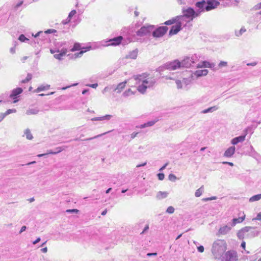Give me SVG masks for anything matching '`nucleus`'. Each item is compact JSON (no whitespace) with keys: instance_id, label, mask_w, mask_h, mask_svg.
Returning a JSON list of instances; mask_svg holds the SVG:
<instances>
[{"instance_id":"1","label":"nucleus","mask_w":261,"mask_h":261,"mask_svg":"<svg viewBox=\"0 0 261 261\" xmlns=\"http://www.w3.org/2000/svg\"><path fill=\"white\" fill-rule=\"evenodd\" d=\"M141 75H134V77L135 80L139 81V84L137 87L138 91L144 94L146 92L147 88L152 87L156 82V79L154 77H148L145 80L141 81Z\"/></svg>"},{"instance_id":"2","label":"nucleus","mask_w":261,"mask_h":261,"mask_svg":"<svg viewBox=\"0 0 261 261\" xmlns=\"http://www.w3.org/2000/svg\"><path fill=\"white\" fill-rule=\"evenodd\" d=\"M154 29V27L153 25H145L142 27L139 30H138L136 34L130 39V42H143L142 38L150 35L152 31Z\"/></svg>"},{"instance_id":"3","label":"nucleus","mask_w":261,"mask_h":261,"mask_svg":"<svg viewBox=\"0 0 261 261\" xmlns=\"http://www.w3.org/2000/svg\"><path fill=\"white\" fill-rule=\"evenodd\" d=\"M258 234V231L255 228L249 226L243 228L237 233V236L240 239H249Z\"/></svg>"},{"instance_id":"4","label":"nucleus","mask_w":261,"mask_h":261,"mask_svg":"<svg viewBox=\"0 0 261 261\" xmlns=\"http://www.w3.org/2000/svg\"><path fill=\"white\" fill-rule=\"evenodd\" d=\"M226 249V246L223 241H217L214 243L212 249V252L215 258L222 257L223 253Z\"/></svg>"},{"instance_id":"5","label":"nucleus","mask_w":261,"mask_h":261,"mask_svg":"<svg viewBox=\"0 0 261 261\" xmlns=\"http://www.w3.org/2000/svg\"><path fill=\"white\" fill-rule=\"evenodd\" d=\"M222 261H237V252L233 250L228 251L221 257Z\"/></svg>"},{"instance_id":"6","label":"nucleus","mask_w":261,"mask_h":261,"mask_svg":"<svg viewBox=\"0 0 261 261\" xmlns=\"http://www.w3.org/2000/svg\"><path fill=\"white\" fill-rule=\"evenodd\" d=\"M197 59L195 55L191 57H186L180 62L181 66L182 67H189L192 63H194Z\"/></svg>"},{"instance_id":"7","label":"nucleus","mask_w":261,"mask_h":261,"mask_svg":"<svg viewBox=\"0 0 261 261\" xmlns=\"http://www.w3.org/2000/svg\"><path fill=\"white\" fill-rule=\"evenodd\" d=\"M91 48V46L86 47L85 48H82L81 44L79 43H75L73 48L71 49V51H74L76 50H79L81 49V50L79 53H77L75 54L76 57H81L84 53L90 50Z\"/></svg>"},{"instance_id":"8","label":"nucleus","mask_w":261,"mask_h":261,"mask_svg":"<svg viewBox=\"0 0 261 261\" xmlns=\"http://www.w3.org/2000/svg\"><path fill=\"white\" fill-rule=\"evenodd\" d=\"M182 13L190 21L192 20L194 18L198 16V13L196 12L195 10L191 7L186 9H182Z\"/></svg>"},{"instance_id":"9","label":"nucleus","mask_w":261,"mask_h":261,"mask_svg":"<svg viewBox=\"0 0 261 261\" xmlns=\"http://www.w3.org/2000/svg\"><path fill=\"white\" fill-rule=\"evenodd\" d=\"M23 92V89L20 87H18L12 90L10 95V98L13 100L14 103H16L19 101V95Z\"/></svg>"},{"instance_id":"10","label":"nucleus","mask_w":261,"mask_h":261,"mask_svg":"<svg viewBox=\"0 0 261 261\" xmlns=\"http://www.w3.org/2000/svg\"><path fill=\"white\" fill-rule=\"evenodd\" d=\"M168 28L166 26L160 27L155 30L152 31L153 37L155 38L161 37L167 32Z\"/></svg>"},{"instance_id":"11","label":"nucleus","mask_w":261,"mask_h":261,"mask_svg":"<svg viewBox=\"0 0 261 261\" xmlns=\"http://www.w3.org/2000/svg\"><path fill=\"white\" fill-rule=\"evenodd\" d=\"M165 67L167 69L174 70L180 68L181 66L180 62L177 60H176L173 62L167 63L165 65Z\"/></svg>"},{"instance_id":"12","label":"nucleus","mask_w":261,"mask_h":261,"mask_svg":"<svg viewBox=\"0 0 261 261\" xmlns=\"http://www.w3.org/2000/svg\"><path fill=\"white\" fill-rule=\"evenodd\" d=\"M206 4L205 11H208L216 8L220 4V3L216 0H208Z\"/></svg>"},{"instance_id":"13","label":"nucleus","mask_w":261,"mask_h":261,"mask_svg":"<svg viewBox=\"0 0 261 261\" xmlns=\"http://www.w3.org/2000/svg\"><path fill=\"white\" fill-rule=\"evenodd\" d=\"M123 39V37L121 36L114 37L109 40L108 42H110L108 45L116 46L120 44Z\"/></svg>"},{"instance_id":"14","label":"nucleus","mask_w":261,"mask_h":261,"mask_svg":"<svg viewBox=\"0 0 261 261\" xmlns=\"http://www.w3.org/2000/svg\"><path fill=\"white\" fill-rule=\"evenodd\" d=\"M207 73L208 70L207 69L198 70L191 74V78L193 79L194 76L199 77L202 76H205Z\"/></svg>"},{"instance_id":"15","label":"nucleus","mask_w":261,"mask_h":261,"mask_svg":"<svg viewBox=\"0 0 261 261\" xmlns=\"http://www.w3.org/2000/svg\"><path fill=\"white\" fill-rule=\"evenodd\" d=\"M257 116L256 118L252 121L253 124L251 126L248 127L246 129V131L254 130L258 124L261 123V115H257Z\"/></svg>"},{"instance_id":"16","label":"nucleus","mask_w":261,"mask_h":261,"mask_svg":"<svg viewBox=\"0 0 261 261\" xmlns=\"http://www.w3.org/2000/svg\"><path fill=\"white\" fill-rule=\"evenodd\" d=\"M111 116L112 115H104L101 117H94L91 118L90 120L92 121L99 122L100 123H102L105 121H109L111 119Z\"/></svg>"},{"instance_id":"17","label":"nucleus","mask_w":261,"mask_h":261,"mask_svg":"<svg viewBox=\"0 0 261 261\" xmlns=\"http://www.w3.org/2000/svg\"><path fill=\"white\" fill-rule=\"evenodd\" d=\"M181 29V26L180 24H176L175 25H172L171 28V29L169 31V35L172 36L173 35L176 34L178 32H179Z\"/></svg>"},{"instance_id":"18","label":"nucleus","mask_w":261,"mask_h":261,"mask_svg":"<svg viewBox=\"0 0 261 261\" xmlns=\"http://www.w3.org/2000/svg\"><path fill=\"white\" fill-rule=\"evenodd\" d=\"M206 2L204 0L197 2L195 4L196 7L199 9L200 12L205 11V7H206Z\"/></svg>"},{"instance_id":"19","label":"nucleus","mask_w":261,"mask_h":261,"mask_svg":"<svg viewBox=\"0 0 261 261\" xmlns=\"http://www.w3.org/2000/svg\"><path fill=\"white\" fill-rule=\"evenodd\" d=\"M235 149L234 146H230L225 151L224 156L228 158L231 157L235 152Z\"/></svg>"},{"instance_id":"20","label":"nucleus","mask_w":261,"mask_h":261,"mask_svg":"<svg viewBox=\"0 0 261 261\" xmlns=\"http://www.w3.org/2000/svg\"><path fill=\"white\" fill-rule=\"evenodd\" d=\"M159 118H155L153 120L149 121L147 122L146 123H145L143 124L140 125L138 127L140 128H145L148 126H151L153 125L156 122H158L159 120Z\"/></svg>"},{"instance_id":"21","label":"nucleus","mask_w":261,"mask_h":261,"mask_svg":"<svg viewBox=\"0 0 261 261\" xmlns=\"http://www.w3.org/2000/svg\"><path fill=\"white\" fill-rule=\"evenodd\" d=\"M58 54H55L54 55V57L55 58L61 60L63 59V57L65 56L67 53V49L65 48H63L61 49V50L59 53H57Z\"/></svg>"},{"instance_id":"22","label":"nucleus","mask_w":261,"mask_h":261,"mask_svg":"<svg viewBox=\"0 0 261 261\" xmlns=\"http://www.w3.org/2000/svg\"><path fill=\"white\" fill-rule=\"evenodd\" d=\"M245 218V215L243 214L242 216L239 218H233L232 220L231 226H235L237 224L242 222Z\"/></svg>"},{"instance_id":"23","label":"nucleus","mask_w":261,"mask_h":261,"mask_svg":"<svg viewBox=\"0 0 261 261\" xmlns=\"http://www.w3.org/2000/svg\"><path fill=\"white\" fill-rule=\"evenodd\" d=\"M246 134L235 137L231 140V143L233 145L237 144L239 142H242L245 140Z\"/></svg>"},{"instance_id":"24","label":"nucleus","mask_w":261,"mask_h":261,"mask_svg":"<svg viewBox=\"0 0 261 261\" xmlns=\"http://www.w3.org/2000/svg\"><path fill=\"white\" fill-rule=\"evenodd\" d=\"M56 32H57V31L56 30L48 29V30L45 31V32L39 31L37 33H36L35 35H34L33 34L32 36L35 38H37V37H38V36H40L41 35H42V34L46 35L47 34L54 33Z\"/></svg>"},{"instance_id":"25","label":"nucleus","mask_w":261,"mask_h":261,"mask_svg":"<svg viewBox=\"0 0 261 261\" xmlns=\"http://www.w3.org/2000/svg\"><path fill=\"white\" fill-rule=\"evenodd\" d=\"M126 82H123L119 83L116 88H114L113 91L117 93H120L125 87Z\"/></svg>"},{"instance_id":"26","label":"nucleus","mask_w":261,"mask_h":261,"mask_svg":"<svg viewBox=\"0 0 261 261\" xmlns=\"http://www.w3.org/2000/svg\"><path fill=\"white\" fill-rule=\"evenodd\" d=\"M231 230V227L227 225H224L220 228L219 233L221 234L224 235L227 234Z\"/></svg>"},{"instance_id":"27","label":"nucleus","mask_w":261,"mask_h":261,"mask_svg":"<svg viewBox=\"0 0 261 261\" xmlns=\"http://www.w3.org/2000/svg\"><path fill=\"white\" fill-rule=\"evenodd\" d=\"M138 53V49L137 48L130 51L128 55L126 56V58L127 59H136Z\"/></svg>"},{"instance_id":"28","label":"nucleus","mask_w":261,"mask_h":261,"mask_svg":"<svg viewBox=\"0 0 261 261\" xmlns=\"http://www.w3.org/2000/svg\"><path fill=\"white\" fill-rule=\"evenodd\" d=\"M176 17H180V18L176 19V23L177 24H180L181 26H182V23L185 21L186 22L190 21V20H187L188 19L186 18V17L185 16V15L183 14L182 15H178Z\"/></svg>"},{"instance_id":"29","label":"nucleus","mask_w":261,"mask_h":261,"mask_svg":"<svg viewBox=\"0 0 261 261\" xmlns=\"http://www.w3.org/2000/svg\"><path fill=\"white\" fill-rule=\"evenodd\" d=\"M248 154L255 159H257L258 156V154L255 151L253 146L251 145L250 146L249 150L248 151Z\"/></svg>"},{"instance_id":"30","label":"nucleus","mask_w":261,"mask_h":261,"mask_svg":"<svg viewBox=\"0 0 261 261\" xmlns=\"http://www.w3.org/2000/svg\"><path fill=\"white\" fill-rule=\"evenodd\" d=\"M218 108L216 106H214L212 107H210L206 109H204L202 110L200 113H213L216 110H217Z\"/></svg>"},{"instance_id":"31","label":"nucleus","mask_w":261,"mask_h":261,"mask_svg":"<svg viewBox=\"0 0 261 261\" xmlns=\"http://www.w3.org/2000/svg\"><path fill=\"white\" fill-rule=\"evenodd\" d=\"M50 88L49 85H41L39 86L36 90H35L34 92L39 93L41 91H45L49 89Z\"/></svg>"},{"instance_id":"32","label":"nucleus","mask_w":261,"mask_h":261,"mask_svg":"<svg viewBox=\"0 0 261 261\" xmlns=\"http://www.w3.org/2000/svg\"><path fill=\"white\" fill-rule=\"evenodd\" d=\"M39 112V109L37 107L35 106H32L29 110V112L30 114H37Z\"/></svg>"},{"instance_id":"33","label":"nucleus","mask_w":261,"mask_h":261,"mask_svg":"<svg viewBox=\"0 0 261 261\" xmlns=\"http://www.w3.org/2000/svg\"><path fill=\"white\" fill-rule=\"evenodd\" d=\"M168 195V193L167 192L160 191L158 193L156 196L159 199H163L167 197Z\"/></svg>"},{"instance_id":"34","label":"nucleus","mask_w":261,"mask_h":261,"mask_svg":"<svg viewBox=\"0 0 261 261\" xmlns=\"http://www.w3.org/2000/svg\"><path fill=\"white\" fill-rule=\"evenodd\" d=\"M203 192H204V187L202 186L196 191V192L195 193V196L196 197H199L202 195V194L203 193Z\"/></svg>"},{"instance_id":"35","label":"nucleus","mask_w":261,"mask_h":261,"mask_svg":"<svg viewBox=\"0 0 261 261\" xmlns=\"http://www.w3.org/2000/svg\"><path fill=\"white\" fill-rule=\"evenodd\" d=\"M246 31V29L245 28V27H242V28L239 31L236 30L234 32V34L236 36L240 37L241 35H242V34L244 33Z\"/></svg>"},{"instance_id":"36","label":"nucleus","mask_w":261,"mask_h":261,"mask_svg":"<svg viewBox=\"0 0 261 261\" xmlns=\"http://www.w3.org/2000/svg\"><path fill=\"white\" fill-rule=\"evenodd\" d=\"M24 134L25 135L26 138L27 139L31 140L33 138V135L29 129H26L24 130Z\"/></svg>"},{"instance_id":"37","label":"nucleus","mask_w":261,"mask_h":261,"mask_svg":"<svg viewBox=\"0 0 261 261\" xmlns=\"http://www.w3.org/2000/svg\"><path fill=\"white\" fill-rule=\"evenodd\" d=\"M261 199V194H257L254 195L250 198L249 201L250 202H254L256 201H258Z\"/></svg>"},{"instance_id":"38","label":"nucleus","mask_w":261,"mask_h":261,"mask_svg":"<svg viewBox=\"0 0 261 261\" xmlns=\"http://www.w3.org/2000/svg\"><path fill=\"white\" fill-rule=\"evenodd\" d=\"M180 17H175L172 18L171 19L166 21V22H165L164 24H165L166 25H171L174 23H176V19L180 18Z\"/></svg>"},{"instance_id":"39","label":"nucleus","mask_w":261,"mask_h":261,"mask_svg":"<svg viewBox=\"0 0 261 261\" xmlns=\"http://www.w3.org/2000/svg\"><path fill=\"white\" fill-rule=\"evenodd\" d=\"M134 94H135L134 92L133 91H132V90L130 89H128L127 90L125 91L123 93V96L124 97H128L131 95H134Z\"/></svg>"},{"instance_id":"40","label":"nucleus","mask_w":261,"mask_h":261,"mask_svg":"<svg viewBox=\"0 0 261 261\" xmlns=\"http://www.w3.org/2000/svg\"><path fill=\"white\" fill-rule=\"evenodd\" d=\"M192 80H194V77L193 79H192L191 76L190 77V78H189V79L184 78L182 80V83H183L184 85L185 86H186L191 83V82Z\"/></svg>"},{"instance_id":"41","label":"nucleus","mask_w":261,"mask_h":261,"mask_svg":"<svg viewBox=\"0 0 261 261\" xmlns=\"http://www.w3.org/2000/svg\"><path fill=\"white\" fill-rule=\"evenodd\" d=\"M32 74L30 73H28L27 75V77L25 79L21 81L22 83H27L29 82L32 79Z\"/></svg>"},{"instance_id":"42","label":"nucleus","mask_w":261,"mask_h":261,"mask_svg":"<svg viewBox=\"0 0 261 261\" xmlns=\"http://www.w3.org/2000/svg\"><path fill=\"white\" fill-rule=\"evenodd\" d=\"M198 67H206V68H208L209 67H210V63L209 62H207V61H203L201 63V65H198Z\"/></svg>"},{"instance_id":"43","label":"nucleus","mask_w":261,"mask_h":261,"mask_svg":"<svg viewBox=\"0 0 261 261\" xmlns=\"http://www.w3.org/2000/svg\"><path fill=\"white\" fill-rule=\"evenodd\" d=\"M18 39L21 42H26L27 41H29V39L25 37V36L23 34H21L18 38Z\"/></svg>"},{"instance_id":"44","label":"nucleus","mask_w":261,"mask_h":261,"mask_svg":"<svg viewBox=\"0 0 261 261\" xmlns=\"http://www.w3.org/2000/svg\"><path fill=\"white\" fill-rule=\"evenodd\" d=\"M23 3V1H21L19 2H18L17 4H16L13 7L14 10L17 11V10H19V8L22 5Z\"/></svg>"},{"instance_id":"45","label":"nucleus","mask_w":261,"mask_h":261,"mask_svg":"<svg viewBox=\"0 0 261 261\" xmlns=\"http://www.w3.org/2000/svg\"><path fill=\"white\" fill-rule=\"evenodd\" d=\"M175 83H176V84L177 85V87L178 89H181L183 87V83H182V81H181L180 80H176L175 81Z\"/></svg>"},{"instance_id":"46","label":"nucleus","mask_w":261,"mask_h":261,"mask_svg":"<svg viewBox=\"0 0 261 261\" xmlns=\"http://www.w3.org/2000/svg\"><path fill=\"white\" fill-rule=\"evenodd\" d=\"M176 176L173 174H170L168 176V179L169 180L172 181H175L176 179Z\"/></svg>"},{"instance_id":"47","label":"nucleus","mask_w":261,"mask_h":261,"mask_svg":"<svg viewBox=\"0 0 261 261\" xmlns=\"http://www.w3.org/2000/svg\"><path fill=\"white\" fill-rule=\"evenodd\" d=\"M174 211H175L174 208L172 206H170L167 208V209L166 210V212L167 213L171 214L174 212Z\"/></svg>"},{"instance_id":"48","label":"nucleus","mask_w":261,"mask_h":261,"mask_svg":"<svg viewBox=\"0 0 261 261\" xmlns=\"http://www.w3.org/2000/svg\"><path fill=\"white\" fill-rule=\"evenodd\" d=\"M110 132V131L108 132L104 133L101 134H100V135H98L95 136H94V137H91V138H87V139H85L84 140H91L94 139H95V138H98V137H101V136H102V135H105V134H107V133H109Z\"/></svg>"},{"instance_id":"49","label":"nucleus","mask_w":261,"mask_h":261,"mask_svg":"<svg viewBox=\"0 0 261 261\" xmlns=\"http://www.w3.org/2000/svg\"><path fill=\"white\" fill-rule=\"evenodd\" d=\"M64 149V148L63 147H58L56 148L55 151H54L55 154H57L59 152H61L62 151H63Z\"/></svg>"},{"instance_id":"50","label":"nucleus","mask_w":261,"mask_h":261,"mask_svg":"<svg viewBox=\"0 0 261 261\" xmlns=\"http://www.w3.org/2000/svg\"><path fill=\"white\" fill-rule=\"evenodd\" d=\"M227 66V62L225 61H221L219 64L218 66L219 68H222L223 67H225Z\"/></svg>"},{"instance_id":"51","label":"nucleus","mask_w":261,"mask_h":261,"mask_svg":"<svg viewBox=\"0 0 261 261\" xmlns=\"http://www.w3.org/2000/svg\"><path fill=\"white\" fill-rule=\"evenodd\" d=\"M76 10H72V11L69 13V15H68V17L69 19H71V18L72 17V16H73V15H74L76 14Z\"/></svg>"},{"instance_id":"52","label":"nucleus","mask_w":261,"mask_h":261,"mask_svg":"<svg viewBox=\"0 0 261 261\" xmlns=\"http://www.w3.org/2000/svg\"><path fill=\"white\" fill-rule=\"evenodd\" d=\"M158 179L160 180H162L164 179L165 175L164 173H159L157 174Z\"/></svg>"},{"instance_id":"53","label":"nucleus","mask_w":261,"mask_h":261,"mask_svg":"<svg viewBox=\"0 0 261 261\" xmlns=\"http://www.w3.org/2000/svg\"><path fill=\"white\" fill-rule=\"evenodd\" d=\"M66 212L69 213H77L79 212V210L77 209H69L66 210Z\"/></svg>"},{"instance_id":"54","label":"nucleus","mask_w":261,"mask_h":261,"mask_svg":"<svg viewBox=\"0 0 261 261\" xmlns=\"http://www.w3.org/2000/svg\"><path fill=\"white\" fill-rule=\"evenodd\" d=\"M16 111L15 109H9L4 114H10L11 113H16Z\"/></svg>"},{"instance_id":"55","label":"nucleus","mask_w":261,"mask_h":261,"mask_svg":"<svg viewBox=\"0 0 261 261\" xmlns=\"http://www.w3.org/2000/svg\"><path fill=\"white\" fill-rule=\"evenodd\" d=\"M78 84H79V83H76L73 84H72V85H71L67 86H66V87H62V88H61V89H62V90H66V89H68V88H70V87H73V86H77Z\"/></svg>"},{"instance_id":"56","label":"nucleus","mask_w":261,"mask_h":261,"mask_svg":"<svg viewBox=\"0 0 261 261\" xmlns=\"http://www.w3.org/2000/svg\"><path fill=\"white\" fill-rule=\"evenodd\" d=\"M253 8L255 10L261 9V2L255 5Z\"/></svg>"},{"instance_id":"57","label":"nucleus","mask_w":261,"mask_h":261,"mask_svg":"<svg viewBox=\"0 0 261 261\" xmlns=\"http://www.w3.org/2000/svg\"><path fill=\"white\" fill-rule=\"evenodd\" d=\"M86 86L92 88H96L98 86V84L97 83L92 84H87L86 85Z\"/></svg>"},{"instance_id":"58","label":"nucleus","mask_w":261,"mask_h":261,"mask_svg":"<svg viewBox=\"0 0 261 261\" xmlns=\"http://www.w3.org/2000/svg\"><path fill=\"white\" fill-rule=\"evenodd\" d=\"M254 219L261 221V212L258 213L256 217Z\"/></svg>"},{"instance_id":"59","label":"nucleus","mask_w":261,"mask_h":261,"mask_svg":"<svg viewBox=\"0 0 261 261\" xmlns=\"http://www.w3.org/2000/svg\"><path fill=\"white\" fill-rule=\"evenodd\" d=\"M197 250L199 252H203L204 251V247L203 246H200L197 247Z\"/></svg>"},{"instance_id":"60","label":"nucleus","mask_w":261,"mask_h":261,"mask_svg":"<svg viewBox=\"0 0 261 261\" xmlns=\"http://www.w3.org/2000/svg\"><path fill=\"white\" fill-rule=\"evenodd\" d=\"M146 255L148 257L150 256H156L157 255V253L154 252V253H147Z\"/></svg>"},{"instance_id":"61","label":"nucleus","mask_w":261,"mask_h":261,"mask_svg":"<svg viewBox=\"0 0 261 261\" xmlns=\"http://www.w3.org/2000/svg\"><path fill=\"white\" fill-rule=\"evenodd\" d=\"M138 134V133H135V132H134V133H132V134L130 135V140L134 139V138L137 136V135Z\"/></svg>"},{"instance_id":"62","label":"nucleus","mask_w":261,"mask_h":261,"mask_svg":"<svg viewBox=\"0 0 261 261\" xmlns=\"http://www.w3.org/2000/svg\"><path fill=\"white\" fill-rule=\"evenodd\" d=\"M113 88V87L111 88H109V87H106L102 91V92L103 94H105L106 92H107L109 89Z\"/></svg>"},{"instance_id":"63","label":"nucleus","mask_w":261,"mask_h":261,"mask_svg":"<svg viewBox=\"0 0 261 261\" xmlns=\"http://www.w3.org/2000/svg\"><path fill=\"white\" fill-rule=\"evenodd\" d=\"M71 20V19H69L68 17L67 18V19L66 20H64L62 21V23L63 24H67L69 22H70Z\"/></svg>"},{"instance_id":"64","label":"nucleus","mask_w":261,"mask_h":261,"mask_svg":"<svg viewBox=\"0 0 261 261\" xmlns=\"http://www.w3.org/2000/svg\"><path fill=\"white\" fill-rule=\"evenodd\" d=\"M50 52L51 54L55 55V53H59V50H56V49H50Z\"/></svg>"}]
</instances>
